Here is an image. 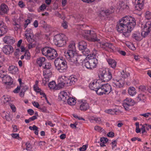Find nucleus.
I'll use <instances>...</instances> for the list:
<instances>
[{
    "instance_id": "nucleus-15",
    "label": "nucleus",
    "mask_w": 151,
    "mask_h": 151,
    "mask_svg": "<svg viewBox=\"0 0 151 151\" xmlns=\"http://www.w3.org/2000/svg\"><path fill=\"white\" fill-rule=\"evenodd\" d=\"M101 83L100 80H98L96 81L95 82H93L92 83H90L89 84V87L91 90H97L98 87H99V85Z\"/></svg>"
},
{
    "instance_id": "nucleus-49",
    "label": "nucleus",
    "mask_w": 151,
    "mask_h": 151,
    "mask_svg": "<svg viewBox=\"0 0 151 151\" xmlns=\"http://www.w3.org/2000/svg\"><path fill=\"white\" fill-rule=\"evenodd\" d=\"M6 76V73L3 70H0V77L2 79Z\"/></svg>"
},
{
    "instance_id": "nucleus-48",
    "label": "nucleus",
    "mask_w": 151,
    "mask_h": 151,
    "mask_svg": "<svg viewBox=\"0 0 151 151\" xmlns=\"http://www.w3.org/2000/svg\"><path fill=\"white\" fill-rule=\"evenodd\" d=\"M32 104L34 106L38 108L41 110H42L43 111H44V110L42 109L41 108H39V107L40 106V105L39 103L37 102H36L35 101H34V102H32Z\"/></svg>"
},
{
    "instance_id": "nucleus-12",
    "label": "nucleus",
    "mask_w": 151,
    "mask_h": 151,
    "mask_svg": "<svg viewBox=\"0 0 151 151\" xmlns=\"http://www.w3.org/2000/svg\"><path fill=\"white\" fill-rule=\"evenodd\" d=\"M8 28L5 24L2 21H0V36L6 33L8 31Z\"/></svg>"
},
{
    "instance_id": "nucleus-62",
    "label": "nucleus",
    "mask_w": 151,
    "mask_h": 151,
    "mask_svg": "<svg viewBox=\"0 0 151 151\" xmlns=\"http://www.w3.org/2000/svg\"><path fill=\"white\" fill-rule=\"evenodd\" d=\"M27 112L28 114L30 115H33L34 113V111L31 109H29L27 110Z\"/></svg>"
},
{
    "instance_id": "nucleus-50",
    "label": "nucleus",
    "mask_w": 151,
    "mask_h": 151,
    "mask_svg": "<svg viewBox=\"0 0 151 151\" xmlns=\"http://www.w3.org/2000/svg\"><path fill=\"white\" fill-rule=\"evenodd\" d=\"M51 67V64L49 63H46L44 67V68L45 69H50Z\"/></svg>"
},
{
    "instance_id": "nucleus-4",
    "label": "nucleus",
    "mask_w": 151,
    "mask_h": 151,
    "mask_svg": "<svg viewBox=\"0 0 151 151\" xmlns=\"http://www.w3.org/2000/svg\"><path fill=\"white\" fill-rule=\"evenodd\" d=\"M67 37L64 34H58L54 37V41L55 44L59 47H63L66 44Z\"/></svg>"
},
{
    "instance_id": "nucleus-11",
    "label": "nucleus",
    "mask_w": 151,
    "mask_h": 151,
    "mask_svg": "<svg viewBox=\"0 0 151 151\" xmlns=\"http://www.w3.org/2000/svg\"><path fill=\"white\" fill-rule=\"evenodd\" d=\"M13 48L12 46L6 45L3 47L2 51L5 54L9 55L13 52Z\"/></svg>"
},
{
    "instance_id": "nucleus-60",
    "label": "nucleus",
    "mask_w": 151,
    "mask_h": 151,
    "mask_svg": "<svg viewBox=\"0 0 151 151\" xmlns=\"http://www.w3.org/2000/svg\"><path fill=\"white\" fill-rule=\"evenodd\" d=\"M12 137L14 138H17L19 137V134L12 133L11 134Z\"/></svg>"
},
{
    "instance_id": "nucleus-58",
    "label": "nucleus",
    "mask_w": 151,
    "mask_h": 151,
    "mask_svg": "<svg viewBox=\"0 0 151 151\" xmlns=\"http://www.w3.org/2000/svg\"><path fill=\"white\" fill-rule=\"evenodd\" d=\"M25 23L24 27V28H26L27 27L28 24L30 23V20L29 19H27L25 21Z\"/></svg>"
},
{
    "instance_id": "nucleus-47",
    "label": "nucleus",
    "mask_w": 151,
    "mask_h": 151,
    "mask_svg": "<svg viewBox=\"0 0 151 151\" xmlns=\"http://www.w3.org/2000/svg\"><path fill=\"white\" fill-rule=\"evenodd\" d=\"M147 32V31H146L145 30H144V31L141 32V34L142 37H143L145 38L147 37L150 33V32Z\"/></svg>"
},
{
    "instance_id": "nucleus-61",
    "label": "nucleus",
    "mask_w": 151,
    "mask_h": 151,
    "mask_svg": "<svg viewBox=\"0 0 151 151\" xmlns=\"http://www.w3.org/2000/svg\"><path fill=\"white\" fill-rule=\"evenodd\" d=\"M29 129L31 130H35L36 129H38V128L35 125H34L33 126H29Z\"/></svg>"
},
{
    "instance_id": "nucleus-10",
    "label": "nucleus",
    "mask_w": 151,
    "mask_h": 151,
    "mask_svg": "<svg viewBox=\"0 0 151 151\" xmlns=\"http://www.w3.org/2000/svg\"><path fill=\"white\" fill-rule=\"evenodd\" d=\"M135 104L134 101L131 99L127 98L124 101L123 106L126 110L129 109V107L133 106Z\"/></svg>"
},
{
    "instance_id": "nucleus-53",
    "label": "nucleus",
    "mask_w": 151,
    "mask_h": 151,
    "mask_svg": "<svg viewBox=\"0 0 151 151\" xmlns=\"http://www.w3.org/2000/svg\"><path fill=\"white\" fill-rule=\"evenodd\" d=\"M140 91L143 92H145L146 91V87L143 86H141L139 87Z\"/></svg>"
},
{
    "instance_id": "nucleus-59",
    "label": "nucleus",
    "mask_w": 151,
    "mask_h": 151,
    "mask_svg": "<svg viewBox=\"0 0 151 151\" xmlns=\"http://www.w3.org/2000/svg\"><path fill=\"white\" fill-rule=\"evenodd\" d=\"M94 129L98 132H101L102 128L99 126H96L94 127Z\"/></svg>"
},
{
    "instance_id": "nucleus-23",
    "label": "nucleus",
    "mask_w": 151,
    "mask_h": 151,
    "mask_svg": "<svg viewBox=\"0 0 151 151\" xmlns=\"http://www.w3.org/2000/svg\"><path fill=\"white\" fill-rule=\"evenodd\" d=\"M59 97L62 100L65 102L67 100L69 96L66 92L65 91H63L59 93Z\"/></svg>"
},
{
    "instance_id": "nucleus-3",
    "label": "nucleus",
    "mask_w": 151,
    "mask_h": 151,
    "mask_svg": "<svg viewBox=\"0 0 151 151\" xmlns=\"http://www.w3.org/2000/svg\"><path fill=\"white\" fill-rule=\"evenodd\" d=\"M54 64L56 68L60 72L63 73L66 71L68 68V66L65 61L58 58L55 60Z\"/></svg>"
},
{
    "instance_id": "nucleus-44",
    "label": "nucleus",
    "mask_w": 151,
    "mask_h": 151,
    "mask_svg": "<svg viewBox=\"0 0 151 151\" xmlns=\"http://www.w3.org/2000/svg\"><path fill=\"white\" fill-rule=\"evenodd\" d=\"M120 8L122 9H128L129 8V6L127 4H125L124 2H121V4H120Z\"/></svg>"
},
{
    "instance_id": "nucleus-19",
    "label": "nucleus",
    "mask_w": 151,
    "mask_h": 151,
    "mask_svg": "<svg viewBox=\"0 0 151 151\" xmlns=\"http://www.w3.org/2000/svg\"><path fill=\"white\" fill-rule=\"evenodd\" d=\"M3 82L7 85L12 83L13 81L11 77L9 76L6 75L2 79Z\"/></svg>"
},
{
    "instance_id": "nucleus-18",
    "label": "nucleus",
    "mask_w": 151,
    "mask_h": 151,
    "mask_svg": "<svg viewBox=\"0 0 151 151\" xmlns=\"http://www.w3.org/2000/svg\"><path fill=\"white\" fill-rule=\"evenodd\" d=\"M102 48L105 50L109 51L111 50H113L114 48L113 45L110 43L106 42L103 44L102 45Z\"/></svg>"
},
{
    "instance_id": "nucleus-63",
    "label": "nucleus",
    "mask_w": 151,
    "mask_h": 151,
    "mask_svg": "<svg viewBox=\"0 0 151 151\" xmlns=\"http://www.w3.org/2000/svg\"><path fill=\"white\" fill-rule=\"evenodd\" d=\"M20 86L22 88L21 90L22 91H23L25 92L27 89H28V87L26 86Z\"/></svg>"
},
{
    "instance_id": "nucleus-26",
    "label": "nucleus",
    "mask_w": 151,
    "mask_h": 151,
    "mask_svg": "<svg viewBox=\"0 0 151 151\" xmlns=\"http://www.w3.org/2000/svg\"><path fill=\"white\" fill-rule=\"evenodd\" d=\"M8 70L10 73L15 74L18 73V69L16 66L11 65L9 66L8 68Z\"/></svg>"
},
{
    "instance_id": "nucleus-21",
    "label": "nucleus",
    "mask_w": 151,
    "mask_h": 151,
    "mask_svg": "<svg viewBox=\"0 0 151 151\" xmlns=\"http://www.w3.org/2000/svg\"><path fill=\"white\" fill-rule=\"evenodd\" d=\"M51 49V48L48 47H43L42 49L41 50L42 54L45 56L47 57L48 58L49 55V54L51 52L50 51Z\"/></svg>"
},
{
    "instance_id": "nucleus-5",
    "label": "nucleus",
    "mask_w": 151,
    "mask_h": 151,
    "mask_svg": "<svg viewBox=\"0 0 151 151\" xmlns=\"http://www.w3.org/2000/svg\"><path fill=\"white\" fill-rule=\"evenodd\" d=\"M75 45V44L74 41L70 42L68 46V50L65 52V55L66 58L77 55Z\"/></svg>"
},
{
    "instance_id": "nucleus-7",
    "label": "nucleus",
    "mask_w": 151,
    "mask_h": 151,
    "mask_svg": "<svg viewBox=\"0 0 151 151\" xmlns=\"http://www.w3.org/2000/svg\"><path fill=\"white\" fill-rule=\"evenodd\" d=\"M85 32L88 35H87L88 36L87 39L88 40L92 42L98 41L100 40L99 39L96 37V34L94 31L91 30H86Z\"/></svg>"
},
{
    "instance_id": "nucleus-34",
    "label": "nucleus",
    "mask_w": 151,
    "mask_h": 151,
    "mask_svg": "<svg viewBox=\"0 0 151 151\" xmlns=\"http://www.w3.org/2000/svg\"><path fill=\"white\" fill-rule=\"evenodd\" d=\"M128 93L131 96H133L135 95L136 93L135 88L133 87L129 88L128 91Z\"/></svg>"
},
{
    "instance_id": "nucleus-31",
    "label": "nucleus",
    "mask_w": 151,
    "mask_h": 151,
    "mask_svg": "<svg viewBox=\"0 0 151 151\" xmlns=\"http://www.w3.org/2000/svg\"><path fill=\"white\" fill-rule=\"evenodd\" d=\"M83 64L85 67L88 69H92L91 65H90V63L88 59L87 58L84 60L83 62Z\"/></svg>"
},
{
    "instance_id": "nucleus-54",
    "label": "nucleus",
    "mask_w": 151,
    "mask_h": 151,
    "mask_svg": "<svg viewBox=\"0 0 151 151\" xmlns=\"http://www.w3.org/2000/svg\"><path fill=\"white\" fill-rule=\"evenodd\" d=\"M25 145L26 146V149L27 150H29V149L32 148V145L29 142H26L25 144Z\"/></svg>"
},
{
    "instance_id": "nucleus-9",
    "label": "nucleus",
    "mask_w": 151,
    "mask_h": 151,
    "mask_svg": "<svg viewBox=\"0 0 151 151\" xmlns=\"http://www.w3.org/2000/svg\"><path fill=\"white\" fill-rule=\"evenodd\" d=\"M113 85L117 88H121L124 86V79L114 78L112 81Z\"/></svg>"
},
{
    "instance_id": "nucleus-46",
    "label": "nucleus",
    "mask_w": 151,
    "mask_h": 151,
    "mask_svg": "<svg viewBox=\"0 0 151 151\" xmlns=\"http://www.w3.org/2000/svg\"><path fill=\"white\" fill-rule=\"evenodd\" d=\"M145 17L148 20L150 19L151 18V12L149 11L146 12L145 14Z\"/></svg>"
},
{
    "instance_id": "nucleus-41",
    "label": "nucleus",
    "mask_w": 151,
    "mask_h": 151,
    "mask_svg": "<svg viewBox=\"0 0 151 151\" xmlns=\"http://www.w3.org/2000/svg\"><path fill=\"white\" fill-rule=\"evenodd\" d=\"M38 81H36L35 84L33 88L34 90L36 92L38 93L40 92L41 89L38 86Z\"/></svg>"
},
{
    "instance_id": "nucleus-24",
    "label": "nucleus",
    "mask_w": 151,
    "mask_h": 151,
    "mask_svg": "<svg viewBox=\"0 0 151 151\" xmlns=\"http://www.w3.org/2000/svg\"><path fill=\"white\" fill-rule=\"evenodd\" d=\"M50 53L49 54V55L48 58L50 60H52L58 56V54L57 51L55 50L51 49Z\"/></svg>"
},
{
    "instance_id": "nucleus-32",
    "label": "nucleus",
    "mask_w": 151,
    "mask_h": 151,
    "mask_svg": "<svg viewBox=\"0 0 151 151\" xmlns=\"http://www.w3.org/2000/svg\"><path fill=\"white\" fill-rule=\"evenodd\" d=\"M45 60V58L43 57H40L38 58L37 60V64L40 67H41L43 64L44 63Z\"/></svg>"
},
{
    "instance_id": "nucleus-45",
    "label": "nucleus",
    "mask_w": 151,
    "mask_h": 151,
    "mask_svg": "<svg viewBox=\"0 0 151 151\" xmlns=\"http://www.w3.org/2000/svg\"><path fill=\"white\" fill-rule=\"evenodd\" d=\"M50 77H48L47 76H44V78L42 79V83L44 85H45L49 82V78Z\"/></svg>"
},
{
    "instance_id": "nucleus-20",
    "label": "nucleus",
    "mask_w": 151,
    "mask_h": 151,
    "mask_svg": "<svg viewBox=\"0 0 151 151\" xmlns=\"http://www.w3.org/2000/svg\"><path fill=\"white\" fill-rule=\"evenodd\" d=\"M8 10V8L7 6L4 4H2L0 6V14L3 15L7 13Z\"/></svg>"
},
{
    "instance_id": "nucleus-39",
    "label": "nucleus",
    "mask_w": 151,
    "mask_h": 151,
    "mask_svg": "<svg viewBox=\"0 0 151 151\" xmlns=\"http://www.w3.org/2000/svg\"><path fill=\"white\" fill-rule=\"evenodd\" d=\"M137 101H143L145 102V95L144 94L140 93L138 95L137 97Z\"/></svg>"
},
{
    "instance_id": "nucleus-6",
    "label": "nucleus",
    "mask_w": 151,
    "mask_h": 151,
    "mask_svg": "<svg viewBox=\"0 0 151 151\" xmlns=\"http://www.w3.org/2000/svg\"><path fill=\"white\" fill-rule=\"evenodd\" d=\"M97 50L95 49H94L93 51V53L92 54V56L90 55L88 57V59L91 65L92 69L95 68L98 63L97 59L94 57L96 55Z\"/></svg>"
},
{
    "instance_id": "nucleus-1",
    "label": "nucleus",
    "mask_w": 151,
    "mask_h": 151,
    "mask_svg": "<svg viewBox=\"0 0 151 151\" xmlns=\"http://www.w3.org/2000/svg\"><path fill=\"white\" fill-rule=\"evenodd\" d=\"M136 24V20L134 18L126 16L119 20L116 28L118 32L123 33L125 37H128Z\"/></svg>"
},
{
    "instance_id": "nucleus-30",
    "label": "nucleus",
    "mask_w": 151,
    "mask_h": 151,
    "mask_svg": "<svg viewBox=\"0 0 151 151\" xmlns=\"http://www.w3.org/2000/svg\"><path fill=\"white\" fill-rule=\"evenodd\" d=\"M144 5V0H138L136 8L137 10H139L143 8Z\"/></svg>"
},
{
    "instance_id": "nucleus-38",
    "label": "nucleus",
    "mask_w": 151,
    "mask_h": 151,
    "mask_svg": "<svg viewBox=\"0 0 151 151\" xmlns=\"http://www.w3.org/2000/svg\"><path fill=\"white\" fill-rule=\"evenodd\" d=\"M102 12H104L106 15L107 16L113 13L114 12V8L111 7L110 9H108L105 11H104Z\"/></svg>"
},
{
    "instance_id": "nucleus-13",
    "label": "nucleus",
    "mask_w": 151,
    "mask_h": 151,
    "mask_svg": "<svg viewBox=\"0 0 151 151\" xmlns=\"http://www.w3.org/2000/svg\"><path fill=\"white\" fill-rule=\"evenodd\" d=\"M78 57L76 55L70 57L66 58L68 61L70 63V64L73 65H77L79 64L78 62Z\"/></svg>"
},
{
    "instance_id": "nucleus-40",
    "label": "nucleus",
    "mask_w": 151,
    "mask_h": 151,
    "mask_svg": "<svg viewBox=\"0 0 151 151\" xmlns=\"http://www.w3.org/2000/svg\"><path fill=\"white\" fill-rule=\"evenodd\" d=\"M81 50L82 52L84 55L88 56H89L90 51L87 47L84 49L83 50Z\"/></svg>"
},
{
    "instance_id": "nucleus-8",
    "label": "nucleus",
    "mask_w": 151,
    "mask_h": 151,
    "mask_svg": "<svg viewBox=\"0 0 151 151\" xmlns=\"http://www.w3.org/2000/svg\"><path fill=\"white\" fill-rule=\"evenodd\" d=\"M62 78L65 81V83H66L67 86H70L74 84L77 80V79L73 75L68 78L65 76H62Z\"/></svg>"
},
{
    "instance_id": "nucleus-52",
    "label": "nucleus",
    "mask_w": 151,
    "mask_h": 151,
    "mask_svg": "<svg viewBox=\"0 0 151 151\" xmlns=\"http://www.w3.org/2000/svg\"><path fill=\"white\" fill-rule=\"evenodd\" d=\"M47 7L46 5L45 4H42L39 7L40 10L41 11H43L46 9Z\"/></svg>"
},
{
    "instance_id": "nucleus-17",
    "label": "nucleus",
    "mask_w": 151,
    "mask_h": 151,
    "mask_svg": "<svg viewBox=\"0 0 151 151\" xmlns=\"http://www.w3.org/2000/svg\"><path fill=\"white\" fill-rule=\"evenodd\" d=\"M104 94H109L111 91V87L109 84H102Z\"/></svg>"
},
{
    "instance_id": "nucleus-29",
    "label": "nucleus",
    "mask_w": 151,
    "mask_h": 151,
    "mask_svg": "<svg viewBox=\"0 0 151 151\" xmlns=\"http://www.w3.org/2000/svg\"><path fill=\"white\" fill-rule=\"evenodd\" d=\"M96 93L98 95H102L104 94L102 84L101 83L99 87H98L97 90H96Z\"/></svg>"
},
{
    "instance_id": "nucleus-56",
    "label": "nucleus",
    "mask_w": 151,
    "mask_h": 151,
    "mask_svg": "<svg viewBox=\"0 0 151 151\" xmlns=\"http://www.w3.org/2000/svg\"><path fill=\"white\" fill-rule=\"evenodd\" d=\"M61 26L65 29H66L68 27V25L67 22L63 21V22L62 23Z\"/></svg>"
},
{
    "instance_id": "nucleus-28",
    "label": "nucleus",
    "mask_w": 151,
    "mask_h": 151,
    "mask_svg": "<svg viewBox=\"0 0 151 151\" xmlns=\"http://www.w3.org/2000/svg\"><path fill=\"white\" fill-rule=\"evenodd\" d=\"M78 46L79 50H82L87 48V44L86 42L82 41L78 42Z\"/></svg>"
},
{
    "instance_id": "nucleus-27",
    "label": "nucleus",
    "mask_w": 151,
    "mask_h": 151,
    "mask_svg": "<svg viewBox=\"0 0 151 151\" xmlns=\"http://www.w3.org/2000/svg\"><path fill=\"white\" fill-rule=\"evenodd\" d=\"M109 65L113 68H115L116 65V63L115 60L111 58H108L106 59Z\"/></svg>"
},
{
    "instance_id": "nucleus-55",
    "label": "nucleus",
    "mask_w": 151,
    "mask_h": 151,
    "mask_svg": "<svg viewBox=\"0 0 151 151\" xmlns=\"http://www.w3.org/2000/svg\"><path fill=\"white\" fill-rule=\"evenodd\" d=\"M9 106L11 109H12V111L13 112H14L16 111V109L14 105L12 104H10Z\"/></svg>"
},
{
    "instance_id": "nucleus-14",
    "label": "nucleus",
    "mask_w": 151,
    "mask_h": 151,
    "mask_svg": "<svg viewBox=\"0 0 151 151\" xmlns=\"http://www.w3.org/2000/svg\"><path fill=\"white\" fill-rule=\"evenodd\" d=\"M4 42L6 44L12 45L15 42V39L10 36H6L3 38Z\"/></svg>"
},
{
    "instance_id": "nucleus-16",
    "label": "nucleus",
    "mask_w": 151,
    "mask_h": 151,
    "mask_svg": "<svg viewBox=\"0 0 151 151\" xmlns=\"http://www.w3.org/2000/svg\"><path fill=\"white\" fill-rule=\"evenodd\" d=\"M89 108V105L86 101H81L80 103V109L81 110L86 111Z\"/></svg>"
},
{
    "instance_id": "nucleus-33",
    "label": "nucleus",
    "mask_w": 151,
    "mask_h": 151,
    "mask_svg": "<svg viewBox=\"0 0 151 151\" xmlns=\"http://www.w3.org/2000/svg\"><path fill=\"white\" fill-rule=\"evenodd\" d=\"M43 75L44 76L50 77L52 75V73L50 69H45L43 71Z\"/></svg>"
},
{
    "instance_id": "nucleus-64",
    "label": "nucleus",
    "mask_w": 151,
    "mask_h": 151,
    "mask_svg": "<svg viewBox=\"0 0 151 151\" xmlns=\"http://www.w3.org/2000/svg\"><path fill=\"white\" fill-rule=\"evenodd\" d=\"M86 149V146L84 145L82 147L79 148L80 151H85Z\"/></svg>"
},
{
    "instance_id": "nucleus-35",
    "label": "nucleus",
    "mask_w": 151,
    "mask_h": 151,
    "mask_svg": "<svg viewBox=\"0 0 151 151\" xmlns=\"http://www.w3.org/2000/svg\"><path fill=\"white\" fill-rule=\"evenodd\" d=\"M25 35L28 42H32L34 41V40L33 39V34L29 35L28 34H25Z\"/></svg>"
},
{
    "instance_id": "nucleus-42",
    "label": "nucleus",
    "mask_w": 151,
    "mask_h": 151,
    "mask_svg": "<svg viewBox=\"0 0 151 151\" xmlns=\"http://www.w3.org/2000/svg\"><path fill=\"white\" fill-rule=\"evenodd\" d=\"M13 25L14 26V28L15 30L17 31L21 27V25L19 24H18L16 22H14L12 23Z\"/></svg>"
},
{
    "instance_id": "nucleus-37",
    "label": "nucleus",
    "mask_w": 151,
    "mask_h": 151,
    "mask_svg": "<svg viewBox=\"0 0 151 151\" xmlns=\"http://www.w3.org/2000/svg\"><path fill=\"white\" fill-rule=\"evenodd\" d=\"M48 86L51 89L57 90V85L55 81H52L49 83Z\"/></svg>"
},
{
    "instance_id": "nucleus-22",
    "label": "nucleus",
    "mask_w": 151,
    "mask_h": 151,
    "mask_svg": "<svg viewBox=\"0 0 151 151\" xmlns=\"http://www.w3.org/2000/svg\"><path fill=\"white\" fill-rule=\"evenodd\" d=\"M62 76L59 78L60 82L59 81V83L57 86V90L60 89L64 87L65 85L67 86L66 83H65V81L63 79H62Z\"/></svg>"
},
{
    "instance_id": "nucleus-51",
    "label": "nucleus",
    "mask_w": 151,
    "mask_h": 151,
    "mask_svg": "<svg viewBox=\"0 0 151 151\" xmlns=\"http://www.w3.org/2000/svg\"><path fill=\"white\" fill-rule=\"evenodd\" d=\"M29 43L27 44L28 48L29 49L33 48L35 47V45L32 44V42H29Z\"/></svg>"
},
{
    "instance_id": "nucleus-57",
    "label": "nucleus",
    "mask_w": 151,
    "mask_h": 151,
    "mask_svg": "<svg viewBox=\"0 0 151 151\" xmlns=\"http://www.w3.org/2000/svg\"><path fill=\"white\" fill-rule=\"evenodd\" d=\"M28 34L29 35H32L33 34L32 31L30 29H27L25 31V34Z\"/></svg>"
},
{
    "instance_id": "nucleus-36",
    "label": "nucleus",
    "mask_w": 151,
    "mask_h": 151,
    "mask_svg": "<svg viewBox=\"0 0 151 151\" xmlns=\"http://www.w3.org/2000/svg\"><path fill=\"white\" fill-rule=\"evenodd\" d=\"M67 102L70 105H74L76 104V100L72 98L69 97L67 100Z\"/></svg>"
},
{
    "instance_id": "nucleus-2",
    "label": "nucleus",
    "mask_w": 151,
    "mask_h": 151,
    "mask_svg": "<svg viewBox=\"0 0 151 151\" xmlns=\"http://www.w3.org/2000/svg\"><path fill=\"white\" fill-rule=\"evenodd\" d=\"M98 76L99 79L104 82H108L112 78V74L109 70L102 69H99Z\"/></svg>"
},
{
    "instance_id": "nucleus-43",
    "label": "nucleus",
    "mask_w": 151,
    "mask_h": 151,
    "mask_svg": "<svg viewBox=\"0 0 151 151\" xmlns=\"http://www.w3.org/2000/svg\"><path fill=\"white\" fill-rule=\"evenodd\" d=\"M105 112L108 114L112 115H114L116 114V113L117 112V111L115 109H107L105 111Z\"/></svg>"
},
{
    "instance_id": "nucleus-25",
    "label": "nucleus",
    "mask_w": 151,
    "mask_h": 151,
    "mask_svg": "<svg viewBox=\"0 0 151 151\" xmlns=\"http://www.w3.org/2000/svg\"><path fill=\"white\" fill-rule=\"evenodd\" d=\"M132 38L138 41H140L142 39V35L141 33L139 32H135L132 34Z\"/></svg>"
}]
</instances>
